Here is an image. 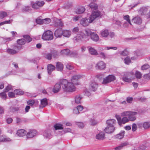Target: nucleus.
I'll list each match as a JSON object with an SVG mask.
<instances>
[{
  "label": "nucleus",
  "instance_id": "393cba45",
  "mask_svg": "<svg viewBox=\"0 0 150 150\" xmlns=\"http://www.w3.org/2000/svg\"><path fill=\"white\" fill-rule=\"evenodd\" d=\"M27 133V132L24 129H21L17 131V134L19 137H23Z\"/></svg>",
  "mask_w": 150,
  "mask_h": 150
},
{
  "label": "nucleus",
  "instance_id": "9d476101",
  "mask_svg": "<svg viewBox=\"0 0 150 150\" xmlns=\"http://www.w3.org/2000/svg\"><path fill=\"white\" fill-rule=\"evenodd\" d=\"M95 67L97 69L103 70L105 68L106 64L103 62L100 61L96 64Z\"/></svg>",
  "mask_w": 150,
  "mask_h": 150
},
{
  "label": "nucleus",
  "instance_id": "338daca9",
  "mask_svg": "<svg viewBox=\"0 0 150 150\" xmlns=\"http://www.w3.org/2000/svg\"><path fill=\"white\" fill-rule=\"evenodd\" d=\"M146 148L145 146L142 145L140 146L138 149V150H144Z\"/></svg>",
  "mask_w": 150,
  "mask_h": 150
},
{
  "label": "nucleus",
  "instance_id": "6ab92c4d",
  "mask_svg": "<svg viewBox=\"0 0 150 150\" xmlns=\"http://www.w3.org/2000/svg\"><path fill=\"white\" fill-rule=\"evenodd\" d=\"M55 36L56 38H61L62 34V29L59 28L55 30L54 33Z\"/></svg>",
  "mask_w": 150,
  "mask_h": 150
},
{
  "label": "nucleus",
  "instance_id": "a18cd8bd",
  "mask_svg": "<svg viewBox=\"0 0 150 150\" xmlns=\"http://www.w3.org/2000/svg\"><path fill=\"white\" fill-rule=\"evenodd\" d=\"M143 127L144 129H147L150 127V122H145L143 124Z\"/></svg>",
  "mask_w": 150,
  "mask_h": 150
},
{
  "label": "nucleus",
  "instance_id": "b1692460",
  "mask_svg": "<svg viewBox=\"0 0 150 150\" xmlns=\"http://www.w3.org/2000/svg\"><path fill=\"white\" fill-rule=\"evenodd\" d=\"M81 77V76L80 75H75L73 76L71 80V83L76 85L77 80Z\"/></svg>",
  "mask_w": 150,
  "mask_h": 150
},
{
  "label": "nucleus",
  "instance_id": "58836bf2",
  "mask_svg": "<svg viewBox=\"0 0 150 150\" xmlns=\"http://www.w3.org/2000/svg\"><path fill=\"white\" fill-rule=\"evenodd\" d=\"M135 75L137 79H140L142 77V74L141 72L137 70L135 72Z\"/></svg>",
  "mask_w": 150,
  "mask_h": 150
},
{
  "label": "nucleus",
  "instance_id": "aec40b11",
  "mask_svg": "<svg viewBox=\"0 0 150 150\" xmlns=\"http://www.w3.org/2000/svg\"><path fill=\"white\" fill-rule=\"evenodd\" d=\"M96 138L98 140H103L105 138V134L103 132H100L96 134Z\"/></svg>",
  "mask_w": 150,
  "mask_h": 150
},
{
  "label": "nucleus",
  "instance_id": "c9c22d12",
  "mask_svg": "<svg viewBox=\"0 0 150 150\" xmlns=\"http://www.w3.org/2000/svg\"><path fill=\"white\" fill-rule=\"evenodd\" d=\"M101 35L103 37H106L109 35V33L107 30H105L101 32Z\"/></svg>",
  "mask_w": 150,
  "mask_h": 150
},
{
  "label": "nucleus",
  "instance_id": "e2e57ef3",
  "mask_svg": "<svg viewBox=\"0 0 150 150\" xmlns=\"http://www.w3.org/2000/svg\"><path fill=\"white\" fill-rule=\"evenodd\" d=\"M36 2L38 5V6L39 8L40 7L42 6L45 4L44 2L43 1H37Z\"/></svg>",
  "mask_w": 150,
  "mask_h": 150
},
{
  "label": "nucleus",
  "instance_id": "20e7f679",
  "mask_svg": "<svg viewBox=\"0 0 150 150\" xmlns=\"http://www.w3.org/2000/svg\"><path fill=\"white\" fill-rule=\"evenodd\" d=\"M53 33L49 30L45 32L42 37V39L45 40H51L53 39Z\"/></svg>",
  "mask_w": 150,
  "mask_h": 150
},
{
  "label": "nucleus",
  "instance_id": "4be33fe9",
  "mask_svg": "<svg viewBox=\"0 0 150 150\" xmlns=\"http://www.w3.org/2000/svg\"><path fill=\"white\" fill-rule=\"evenodd\" d=\"M116 123V121L113 119L108 120L106 122L108 126L114 127V125Z\"/></svg>",
  "mask_w": 150,
  "mask_h": 150
},
{
  "label": "nucleus",
  "instance_id": "0eeeda50",
  "mask_svg": "<svg viewBox=\"0 0 150 150\" xmlns=\"http://www.w3.org/2000/svg\"><path fill=\"white\" fill-rule=\"evenodd\" d=\"M115 79V77L113 75H108L105 78H104L103 81L102 82L103 84H105L111 81H114Z\"/></svg>",
  "mask_w": 150,
  "mask_h": 150
},
{
  "label": "nucleus",
  "instance_id": "39448f33",
  "mask_svg": "<svg viewBox=\"0 0 150 150\" xmlns=\"http://www.w3.org/2000/svg\"><path fill=\"white\" fill-rule=\"evenodd\" d=\"M101 14L100 12L99 11L96 10L93 11L89 17V18L91 19V21L92 22L96 18L100 17Z\"/></svg>",
  "mask_w": 150,
  "mask_h": 150
},
{
  "label": "nucleus",
  "instance_id": "f03ea898",
  "mask_svg": "<svg viewBox=\"0 0 150 150\" xmlns=\"http://www.w3.org/2000/svg\"><path fill=\"white\" fill-rule=\"evenodd\" d=\"M137 114V112H135L125 111L121 113L122 116L128 117L129 120L132 121H134L136 119V116Z\"/></svg>",
  "mask_w": 150,
  "mask_h": 150
},
{
  "label": "nucleus",
  "instance_id": "f704fd0d",
  "mask_svg": "<svg viewBox=\"0 0 150 150\" xmlns=\"http://www.w3.org/2000/svg\"><path fill=\"white\" fill-rule=\"evenodd\" d=\"M24 39L25 40V42H26L28 43L30 42L32 40V38L30 36L28 35H25L23 36Z\"/></svg>",
  "mask_w": 150,
  "mask_h": 150
},
{
  "label": "nucleus",
  "instance_id": "49530a36",
  "mask_svg": "<svg viewBox=\"0 0 150 150\" xmlns=\"http://www.w3.org/2000/svg\"><path fill=\"white\" fill-rule=\"evenodd\" d=\"M15 94L16 95H22L24 94V92L20 90L16 89L14 91Z\"/></svg>",
  "mask_w": 150,
  "mask_h": 150
},
{
  "label": "nucleus",
  "instance_id": "423d86ee",
  "mask_svg": "<svg viewBox=\"0 0 150 150\" xmlns=\"http://www.w3.org/2000/svg\"><path fill=\"white\" fill-rule=\"evenodd\" d=\"M86 37V35L84 33H80L77 35L74 38L73 40L75 42H79L80 41H86L85 38Z\"/></svg>",
  "mask_w": 150,
  "mask_h": 150
},
{
  "label": "nucleus",
  "instance_id": "864d4df0",
  "mask_svg": "<svg viewBox=\"0 0 150 150\" xmlns=\"http://www.w3.org/2000/svg\"><path fill=\"white\" fill-rule=\"evenodd\" d=\"M39 58H36L32 59L30 60V62L35 64H37L39 62Z\"/></svg>",
  "mask_w": 150,
  "mask_h": 150
},
{
  "label": "nucleus",
  "instance_id": "6e6d98bb",
  "mask_svg": "<svg viewBox=\"0 0 150 150\" xmlns=\"http://www.w3.org/2000/svg\"><path fill=\"white\" fill-rule=\"evenodd\" d=\"M36 21L38 24L42 25L43 24V19H42L40 18H38L36 19Z\"/></svg>",
  "mask_w": 150,
  "mask_h": 150
},
{
  "label": "nucleus",
  "instance_id": "a878e982",
  "mask_svg": "<svg viewBox=\"0 0 150 150\" xmlns=\"http://www.w3.org/2000/svg\"><path fill=\"white\" fill-rule=\"evenodd\" d=\"M51 52L52 55V57L54 58H57L59 57L60 54L59 52L56 50H51Z\"/></svg>",
  "mask_w": 150,
  "mask_h": 150
},
{
  "label": "nucleus",
  "instance_id": "ddd939ff",
  "mask_svg": "<svg viewBox=\"0 0 150 150\" xmlns=\"http://www.w3.org/2000/svg\"><path fill=\"white\" fill-rule=\"evenodd\" d=\"M98 87V84L97 83L94 81H92L90 84L89 88L90 90L93 91H96Z\"/></svg>",
  "mask_w": 150,
  "mask_h": 150
},
{
  "label": "nucleus",
  "instance_id": "473e14b6",
  "mask_svg": "<svg viewBox=\"0 0 150 150\" xmlns=\"http://www.w3.org/2000/svg\"><path fill=\"white\" fill-rule=\"evenodd\" d=\"M88 50L89 53L91 55H97L98 54V53L97 51L95 50L94 48L90 47L88 49Z\"/></svg>",
  "mask_w": 150,
  "mask_h": 150
},
{
  "label": "nucleus",
  "instance_id": "0e129e2a",
  "mask_svg": "<svg viewBox=\"0 0 150 150\" xmlns=\"http://www.w3.org/2000/svg\"><path fill=\"white\" fill-rule=\"evenodd\" d=\"M128 54V52L126 50L122 52L121 54L123 56H127Z\"/></svg>",
  "mask_w": 150,
  "mask_h": 150
},
{
  "label": "nucleus",
  "instance_id": "052dcab7",
  "mask_svg": "<svg viewBox=\"0 0 150 150\" xmlns=\"http://www.w3.org/2000/svg\"><path fill=\"white\" fill-rule=\"evenodd\" d=\"M133 100V99L132 97H128L126 98V101L128 103H132Z\"/></svg>",
  "mask_w": 150,
  "mask_h": 150
},
{
  "label": "nucleus",
  "instance_id": "e433bc0d",
  "mask_svg": "<svg viewBox=\"0 0 150 150\" xmlns=\"http://www.w3.org/2000/svg\"><path fill=\"white\" fill-rule=\"evenodd\" d=\"M54 127L56 130L57 129H63L62 125L59 123L55 124L54 126Z\"/></svg>",
  "mask_w": 150,
  "mask_h": 150
},
{
  "label": "nucleus",
  "instance_id": "f3484780",
  "mask_svg": "<svg viewBox=\"0 0 150 150\" xmlns=\"http://www.w3.org/2000/svg\"><path fill=\"white\" fill-rule=\"evenodd\" d=\"M115 129V127H111L107 126L104 129V131L107 133L111 134L113 133Z\"/></svg>",
  "mask_w": 150,
  "mask_h": 150
},
{
  "label": "nucleus",
  "instance_id": "603ef678",
  "mask_svg": "<svg viewBox=\"0 0 150 150\" xmlns=\"http://www.w3.org/2000/svg\"><path fill=\"white\" fill-rule=\"evenodd\" d=\"M124 60L125 63L127 64H129L131 62L130 58L128 57H126Z\"/></svg>",
  "mask_w": 150,
  "mask_h": 150
},
{
  "label": "nucleus",
  "instance_id": "69168bd1",
  "mask_svg": "<svg viewBox=\"0 0 150 150\" xmlns=\"http://www.w3.org/2000/svg\"><path fill=\"white\" fill-rule=\"evenodd\" d=\"M76 125H78V127L80 128H83L84 127V125L81 122H77Z\"/></svg>",
  "mask_w": 150,
  "mask_h": 150
},
{
  "label": "nucleus",
  "instance_id": "7c9ffc66",
  "mask_svg": "<svg viewBox=\"0 0 150 150\" xmlns=\"http://www.w3.org/2000/svg\"><path fill=\"white\" fill-rule=\"evenodd\" d=\"M82 98V97L80 95L76 96L75 98V103L77 104L81 103V100Z\"/></svg>",
  "mask_w": 150,
  "mask_h": 150
},
{
  "label": "nucleus",
  "instance_id": "3c124183",
  "mask_svg": "<svg viewBox=\"0 0 150 150\" xmlns=\"http://www.w3.org/2000/svg\"><path fill=\"white\" fill-rule=\"evenodd\" d=\"M123 18L125 20H126L131 25H132L130 22V20L129 19V16L128 15H127L124 16Z\"/></svg>",
  "mask_w": 150,
  "mask_h": 150
},
{
  "label": "nucleus",
  "instance_id": "2f4dec72",
  "mask_svg": "<svg viewBox=\"0 0 150 150\" xmlns=\"http://www.w3.org/2000/svg\"><path fill=\"white\" fill-rule=\"evenodd\" d=\"M85 10V8L83 7H80L78 8L76 11V13L77 14H81L83 13Z\"/></svg>",
  "mask_w": 150,
  "mask_h": 150
},
{
  "label": "nucleus",
  "instance_id": "dca6fc26",
  "mask_svg": "<svg viewBox=\"0 0 150 150\" xmlns=\"http://www.w3.org/2000/svg\"><path fill=\"white\" fill-rule=\"evenodd\" d=\"M61 84L60 83V81L59 83H57L54 85V88L52 90L53 92L54 93H57L59 92L61 89Z\"/></svg>",
  "mask_w": 150,
  "mask_h": 150
},
{
  "label": "nucleus",
  "instance_id": "9b49d317",
  "mask_svg": "<svg viewBox=\"0 0 150 150\" xmlns=\"http://www.w3.org/2000/svg\"><path fill=\"white\" fill-rule=\"evenodd\" d=\"M37 134V131L34 129H30L27 132L26 136L27 138H32L36 136Z\"/></svg>",
  "mask_w": 150,
  "mask_h": 150
},
{
  "label": "nucleus",
  "instance_id": "de8ad7c7",
  "mask_svg": "<svg viewBox=\"0 0 150 150\" xmlns=\"http://www.w3.org/2000/svg\"><path fill=\"white\" fill-rule=\"evenodd\" d=\"M70 52V50L67 49L62 50L61 51V53L66 55L68 54Z\"/></svg>",
  "mask_w": 150,
  "mask_h": 150
},
{
  "label": "nucleus",
  "instance_id": "f8f14e48",
  "mask_svg": "<svg viewBox=\"0 0 150 150\" xmlns=\"http://www.w3.org/2000/svg\"><path fill=\"white\" fill-rule=\"evenodd\" d=\"M9 90V86L8 85L4 90L3 92L0 93V97L3 100H6L7 97L6 93Z\"/></svg>",
  "mask_w": 150,
  "mask_h": 150
},
{
  "label": "nucleus",
  "instance_id": "8fccbe9b",
  "mask_svg": "<svg viewBox=\"0 0 150 150\" xmlns=\"http://www.w3.org/2000/svg\"><path fill=\"white\" fill-rule=\"evenodd\" d=\"M52 55L51 53H47L45 57V58L49 60H51L52 58Z\"/></svg>",
  "mask_w": 150,
  "mask_h": 150
},
{
  "label": "nucleus",
  "instance_id": "c756f323",
  "mask_svg": "<svg viewBox=\"0 0 150 150\" xmlns=\"http://www.w3.org/2000/svg\"><path fill=\"white\" fill-rule=\"evenodd\" d=\"M125 131H122L119 134L115 135V137L117 138L122 139L123 137Z\"/></svg>",
  "mask_w": 150,
  "mask_h": 150
},
{
  "label": "nucleus",
  "instance_id": "774afa93",
  "mask_svg": "<svg viewBox=\"0 0 150 150\" xmlns=\"http://www.w3.org/2000/svg\"><path fill=\"white\" fill-rule=\"evenodd\" d=\"M90 122L91 125H95L97 123V122L94 119H91L90 120Z\"/></svg>",
  "mask_w": 150,
  "mask_h": 150
},
{
  "label": "nucleus",
  "instance_id": "a19ab883",
  "mask_svg": "<svg viewBox=\"0 0 150 150\" xmlns=\"http://www.w3.org/2000/svg\"><path fill=\"white\" fill-rule=\"evenodd\" d=\"M127 145L126 143H122L120 146L116 147L115 148V150H120L122 149L123 146H125Z\"/></svg>",
  "mask_w": 150,
  "mask_h": 150
},
{
  "label": "nucleus",
  "instance_id": "ea45409f",
  "mask_svg": "<svg viewBox=\"0 0 150 150\" xmlns=\"http://www.w3.org/2000/svg\"><path fill=\"white\" fill-rule=\"evenodd\" d=\"M31 10V8L29 6H24L22 8V11L23 12H30Z\"/></svg>",
  "mask_w": 150,
  "mask_h": 150
},
{
  "label": "nucleus",
  "instance_id": "680f3d73",
  "mask_svg": "<svg viewBox=\"0 0 150 150\" xmlns=\"http://www.w3.org/2000/svg\"><path fill=\"white\" fill-rule=\"evenodd\" d=\"M137 99L141 102L145 101L146 99V98H145L144 97H138L137 98Z\"/></svg>",
  "mask_w": 150,
  "mask_h": 150
},
{
  "label": "nucleus",
  "instance_id": "1a4fd4ad",
  "mask_svg": "<svg viewBox=\"0 0 150 150\" xmlns=\"http://www.w3.org/2000/svg\"><path fill=\"white\" fill-rule=\"evenodd\" d=\"M12 49H10V54H16L18 51L22 48L21 46L14 45L12 46Z\"/></svg>",
  "mask_w": 150,
  "mask_h": 150
},
{
  "label": "nucleus",
  "instance_id": "4468645a",
  "mask_svg": "<svg viewBox=\"0 0 150 150\" xmlns=\"http://www.w3.org/2000/svg\"><path fill=\"white\" fill-rule=\"evenodd\" d=\"M132 75L131 73L128 72L126 74H125V75L122 78V80L126 82H131V79L129 78L131 77L130 76Z\"/></svg>",
  "mask_w": 150,
  "mask_h": 150
},
{
  "label": "nucleus",
  "instance_id": "37998d69",
  "mask_svg": "<svg viewBox=\"0 0 150 150\" xmlns=\"http://www.w3.org/2000/svg\"><path fill=\"white\" fill-rule=\"evenodd\" d=\"M90 7L92 9L94 10L97 9L98 8V5L94 3H91L89 5Z\"/></svg>",
  "mask_w": 150,
  "mask_h": 150
},
{
  "label": "nucleus",
  "instance_id": "09e8293b",
  "mask_svg": "<svg viewBox=\"0 0 150 150\" xmlns=\"http://www.w3.org/2000/svg\"><path fill=\"white\" fill-rule=\"evenodd\" d=\"M129 120L127 117H125L122 118L121 120V125L122 124H124L128 122Z\"/></svg>",
  "mask_w": 150,
  "mask_h": 150
},
{
  "label": "nucleus",
  "instance_id": "7ed1b4c3",
  "mask_svg": "<svg viewBox=\"0 0 150 150\" xmlns=\"http://www.w3.org/2000/svg\"><path fill=\"white\" fill-rule=\"evenodd\" d=\"M85 33L87 36H90L92 40L94 41L97 42L99 40V37L98 35L93 32L92 31V30L88 28H87L85 30Z\"/></svg>",
  "mask_w": 150,
  "mask_h": 150
},
{
  "label": "nucleus",
  "instance_id": "c85d7f7f",
  "mask_svg": "<svg viewBox=\"0 0 150 150\" xmlns=\"http://www.w3.org/2000/svg\"><path fill=\"white\" fill-rule=\"evenodd\" d=\"M147 11V8L143 7L140 9L139 11V13L142 15L145 14Z\"/></svg>",
  "mask_w": 150,
  "mask_h": 150
},
{
  "label": "nucleus",
  "instance_id": "5fc2aeb1",
  "mask_svg": "<svg viewBox=\"0 0 150 150\" xmlns=\"http://www.w3.org/2000/svg\"><path fill=\"white\" fill-rule=\"evenodd\" d=\"M55 25L56 26L58 27H62L63 25V23L61 21L57 22L55 24Z\"/></svg>",
  "mask_w": 150,
  "mask_h": 150
},
{
  "label": "nucleus",
  "instance_id": "4d7b16f0",
  "mask_svg": "<svg viewBox=\"0 0 150 150\" xmlns=\"http://www.w3.org/2000/svg\"><path fill=\"white\" fill-rule=\"evenodd\" d=\"M43 24H48L51 21V20L49 18H46L43 19Z\"/></svg>",
  "mask_w": 150,
  "mask_h": 150
},
{
  "label": "nucleus",
  "instance_id": "6e6552de",
  "mask_svg": "<svg viewBox=\"0 0 150 150\" xmlns=\"http://www.w3.org/2000/svg\"><path fill=\"white\" fill-rule=\"evenodd\" d=\"M91 21V19L89 18V20L86 18H84L81 19L80 21V23L81 25L84 27H86L88 26L90 23H92Z\"/></svg>",
  "mask_w": 150,
  "mask_h": 150
},
{
  "label": "nucleus",
  "instance_id": "5701e85b",
  "mask_svg": "<svg viewBox=\"0 0 150 150\" xmlns=\"http://www.w3.org/2000/svg\"><path fill=\"white\" fill-rule=\"evenodd\" d=\"M57 71H62L64 68L63 64L61 62H57L56 63V67Z\"/></svg>",
  "mask_w": 150,
  "mask_h": 150
},
{
  "label": "nucleus",
  "instance_id": "79ce46f5",
  "mask_svg": "<svg viewBox=\"0 0 150 150\" xmlns=\"http://www.w3.org/2000/svg\"><path fill=\"white\" fill-rule=\"evenodd\" d=\"M150 68L149 65L147 64H145L141 66V69L143 71L146 70Z\"/></svg>",
  "mask_w": 150,
  "mask_h": 150
},
{
  "label": "nucleus",
  "instance_id": "bf43d9fd",
  "mask_svg": "<svg viewBox=\"0 0 150 150\" xmlns=\"http://www.w3.org/2000/svg\"><path fill=\"white\" fill-rule=\"evenodd\" d=\"M4 113V110L3 108L0 107V118L2 117V116Z\"/></svg>",
  "mask_w": 150,
  "mask_h": 150
},
{
  "label": "nucleus",
  "instance_id": "bb28decb",
  "mask_svg": "<svg viewBox=\"0 0 150 150\" xmlns=\"http://www.w3.org/2000/svg\"><path fill=\"white\" fill-rule=\"evenodd\" d=\"M41 105H40V108H43L47 105V100L46 98H44L41 100Z\"/></svg>",
  "mask_w": 150,
  "mask_h": 150
},
{
  "label": "nucleus",
  "instance_id": "2eb2a0df",
  "mask_svg": "<svg viewBox=\"0 0 150 150\" xmlns=\"http://www.w3.org/2000/svg\"><path fill=\"white\" fill-rule=\"evenodd\" d=\"M134 23L138 25H140L142 23V19L141 17L138 16L133 18L132 20Z\"/></svg>",
  "mask_w": 150,
  "mask_h": 150
},
{
  "label": "nucleus",
  "instance_id": "13d9d810",
  "mask_svg": "<svg viewBox=\"0 0 150 150\" xmlns=\"http://www.w3.org/2000/svg\"><path fill=\"white\" fill-rule=\"evenodd\" d=\"M115 117L117 120L118 123L119 125L121 126V117L119 115H116Z\"/></svg>",
  "mask_w": 150,
  "mask_h": 150
},
{
  "label": "nucleus",
  "instance_id": "72a5a7b5",
  "mask_svg": "<svg viewBox=\"0 0 150 150\" xmlns=\"http://www.w3.org/2000/svg\"><path fill=\"white\" fill-rule=\"evenodd\" d=\"M17 42L18 46H21L22 47V45L25 44V40L24 39H18L17 40Z\"/></svg>",
  "mask_w": 150,
  "mask_h": 150
},
{
  "label": "nucleus",
  "instance_id": "f257e3e1",
  "mask_svg": "<svg viewBox=\"0 0 150 150\" xmlns=\"http://www.w3.org/2000/svg\"><path fill=\"white\" fill-rule=\"evenodd\" d=\"M60 83L64 91L72 92L75 91V84L71 82H68L66 79L60 80Z\"/></svg>",
  "mask_w": 150,
  "mask_h": 150
},
{
  "label": "nucleus",
  "instance_id": "c03bdc74",
  "mask_svg": "<svg viewBox=\"0 0 150 150\" xmlns=\"http://www.w3.org/2000/svg\"><path fill=\"white\" fill-rule=\"evenodd\" d=\"M7 15V13L5 11H0V19H2L6 16Z\"/></svg>",
  "mask_w": 150,
  "mask_h": 150
},
{
  "label": "nucleus",
  "instance_id": "a211bd4d",
  "mask_svg": "<svg viewBox=\"0 0 150 150\" xmlns=\"http://www.w3.org/2000/svg\"><path fill=\"white\" fill-rule=\"evenodd\" d=\"M43 135L44 137L47 139H50L52 137L51 132L50 130H47L44 131Z\"/></svg>",
  "mask_w": 150,
  "mask_h": 150
},
{
  "label": "nucleus",
  "instance_id": "4c0bfd02",
  "mask_svg": "<svg viewBox=\"0 0 150 150\" xmlns=\"http://www.w3.org/2000/svg\"><path fill=\"white\" fill-rule=\"evenodd\" d=\"M9 141V139L7 138L5 136H0V142H6Z\"/></svg>",
  "mask_w": 150,
  "mask_h": 150
},
{
  "label": "nucleus",
  "instance_id": "cd10ccee",
  "mask_svg": "<svg viewBox=\"0 0 150 150\" xmlns=\"http://www.w3.org/2000/svg\"><path fill=\"white\" fill-rule=\"evenodd\" d=\"M71 35V32L68 30H65L62 31V35L63 36L67 37L69 38Z\"/></svg>",
  "mask_w": 150,
  "mask_h": 150
},
{
  "label": "nucleus",
  "instance_id": "412c9836",
  "mask_svg": "<svg viewBox=\"0 0 150 150\" xmlns=\"http://www.w3.org/2000/svg\"><path fill=\"white\" fill-rule=\"evenodd\" d=\"M55 67L53 65L49 64H48L47 66V70L48 74L50 75L52 72L54 70H55Z\"/></svg>",
  "mask_w": 150,
  "mask_h": 150
}]
</instances>
